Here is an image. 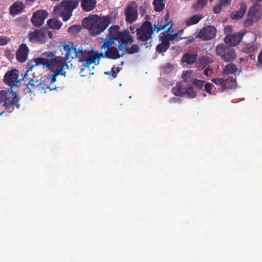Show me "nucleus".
I'll list each match as a JSON object with an SVG mask.
<instances>
[{"label": "nucleus", "instance_id": "obj_45", "mask_svg": "<svg viewBox=\"0 0 262 262\" xmlns=\"http://www.w3.org/2000/svg\"><path fill=\"white\" fill-rule=\"evenodd\" d=\"M163 37H166L168 39V42H170V40L174 41L178 39V35L177 33L173 34H167Z\"/></svg>", "mask_w": 262, "mask_h": 262}, {"label": "nucleus", "instance_id": "obj_7", "mask_svg": "<svg viewBox=\"0 0 262 262\" xmlns=\"http://www.w3.org/2000/svg\"><path fill=\"white\" fill-rule=\"evenodd\" d=\"M172 93L177 96L184 97L188 98H194L196 95V92L192 86H188L182 82L178 83L172 89Z\"/></svg>", "mask_w": 262, "mask_h": 262}, {"label": "nucleus", "instance_id": "obj_25", "mask_svg": "<svg viewBox=\"0 0 262 262\" xmlns=\"http://www.w3.org/2000/svg\"><path fill=\"white\" fill-rule=\"evenodd\" d=\"M78 3L77 0H67V21L72 15L73 11L78 6Z\"/></svg>", "mask_w": 262, "mask_h": 262}, {"label": "nucleus", "instance_id": "obj_18", "mask_svg": "<svg viewBox=\"0 0 262 262\" xmlns=\"http://www.w3.org/2000/svg\"><path fill=\"white\" fill-rule=\"evenodd\" d=\"M46 29H37L34 31L30 32L28 36V39L32 42H45Z\"/></svg>", "mask_w": 262, "mask_h": 262}, {"label": "nucleus", "instance_id": "obj_12", "mask_svg": "<svg viewBox=\"0 0 262 262\" xmlns=\"http://www.w3.org/2000/svg\"><path fill=\"white\" fill-rule=\"evenodd\" d=\"M138 6L137 4L133 2L129 3L126 7L124 11L126 21L131 24L135 21L138 18Z\"/></svg>", "mask_w": 262, "mask_h": 262}, {"label": "nucleus", "instance_id": "obj_15", "mask_svg": "<svg viewBox=\"0 0 262 262\" xmlns=\"http://www.w3.org/2000/svg\"><path fill=\"white\" fill-rule=\"evenodd\" d=\"M19 72L16 69H13L8 72L5 77V82L11 86H16L19 83L20 80L18 79Z\"/></svg>", "mask_w": 262, "mask_h": 262}, {"label": "nucleus", "instance_id": "obj_52", "mask_svg": "<svg viewBox=\"0 0 262 262\" xmlns=\"http://www.w3.org/2000/svg\"><path fill=\"white\" fill-rule=\"evenodd\" d=\"M257 66H262V49L258 56Z\"/></svg>", "mask_w": 262, "mask_h": 262}, {"label": "nucleus", "instance_id": "obj_14", "mask_svg": "<svg viewBox=\"0 0 262 262\" xmlns=\"http://www.w3.org/2000/svg\"><path fill=\"white\" fill-rule=\"evenodd\" d=\"M260 16L261 14L257 6L251 7L248 12L247 18L245 21V26L252 25L253 22H256L260 18Z\"/></svg>", "mask_w": 262, "mask_h": 262}, {"label": "nucleus", "instance_id": "obj_11", "mask_svg": "<svg viewBox=\"0 0 262 262\" xmlns=\"http://www.w3.org/2000/svg\"><path fill=\"white\" fill-rule=\"evenodd\" d=\"M211 81L216 85H220L222 91L234 88L236 84L235 80L231 77L226 79L222 77L213 78Z\"/></svg>", "mask_w": 262, "mask_h": 262}, {"label": "nucleus", "instance_id": "obj_2", "mask_svg": "<svg viewBox=\"0 0 262 262\" xmlns=\"http://www.w3.org/2000/svg\"><path fill=\"white\" fill-rule=\"evenodd\" d=\"M66 55L64 57L57 56L54 58L49 60L46 58H37L31 60V62L36 63L38 67L42 65L43 68H48L56 76V78L59 75H65L64 67L66 65Z\"/></svg>", "mask_w": 262, "mask_h": 262}, {"label": "nucleus", "instance_id": "obj_29", "mask_svg": "<svg viewBox=\"0 0 262 262\" xmlns=\"http://www.w3.org/2000/svg\"><path fill=\"white\" fill-rule=\"evenodd\" d=\"M204 16L202 14H197L188 18L185 20V24L187 26H190L197 24Z\"/></svg>", "mask_w": 262, "mask_h": 262}, {"label": "nucleus", "instance_id": "obj_27", "mask_svg": "<svg viewBox=\"0 0 262 262\" xmlns=\"http://www.w3.org/2000/svg\"><path fill=\"white\" fill-rule=\"evenodd\" d=\"M160 39L161 40V43L157 46L156 49L157 52L162 53L165 52L169 49L170 43L166 37L161 36Z\"/></svg>", "mask_w": 262, "mask_h": 262}, {"label": "nucleus", "instance_id": "obj_38", "mask_svg": "<svg viewBox=\"0 0 262 262\" xmlns=\"http://www.w3.org/2000/svg\"><path fill=\"white\" fill-rule=\"evenodd\" d=\"M81 28L80 25H74L69 28L68 32L72 35H76L81 31Z\"/></svg>", "mask_w": 262, "mask_h": 262}, {"label": "nucleus", "instance_id": "obj_33", "mask_svg": "<svg viewBox=\"0 0 262 262\" xmlns=\"http://www.w3.org/2000/svg\"><path fill=\"white\" fill-rule=\"evenodd\" d=\"M173 25V23L172 20L169 21L167 23H165L164 26H162V27H159L157 24H154L152 27L153 31L157 32L158 33L162 30L164 29L166 27H168L166 31L163 32V35H165V33H167L170 31V28L172 27Z\"/></svg>", "mask_w": 262, "mask_h": 262}, {"label": "nucleus", "instance_id": "obj_62", "mask_svg": "<svg viewBox=\"0 0 262 262\" xmlns=\"http://www.w3.org/2000/svg\"><path fill=\"white\" fill-rule=\"evenodd\" d=\"M2 114H3V113H1V114H0V116H1L2 115Z\"/></svg>", "mask_w": 262, "mask_h": 262}, {"label": "nucleus", "instance_id": "obj_20", "mask_svg": "<svg viewBox=\"0 0 262 262\" xmlns=\"http://www.w3.org/2000/svg\"><path fill=\"white\" fill-rule=\"evenodd\" d=\"M125 54L124 52H120L115 47H112L108 49L105 53H103V57H106L111 59H117L122 57Z\"/></svg>", "mask_w": 262, "mask_h": 262}, {"label": "nucleus", "instance_id": "obj_35", "mask_svg": "<svg viewBox=\"0 0 262 262\" xmlns=\"http://www.w3.org/2000/svg\"><path fill=\"white\" fill-rule=\"evenodd\" d=\"M48 25L51 29H59L62 25V23L59 20L54 18L50 19L48 20Z\"/></svg>", "mask_w": 262, "mask_h": 262}, {"label": "nucleus", "instance_id": "obj_24", "mask_svg": "<svg viewBox=\"0 0 262 262\" xmlns=\"http://www.w3.org/2000/svg\"><path fill=\"white\" fill-rule=\"evenodd\" d=\"M54 13L56 16L62 17L63 21H66V1H62L54 9Z\"/></svg>", "mask_w": 262, "mask_h": 262}, {"label": "nucleus", "instance_id": "obj_48", "mask_svg": "<svg viewBox=\"0 0 262 262\" xmlns=\"http://www.w3.org/2000/svg\"><path fill=\"white\" fill-rule=\"evenodd\" d=\"M213 86V84L211 83L208 82L206 83V84L204 86L205 90L206 92L209 94H211V90L212 89V87Z\"/></svg>", "mask_w": 262, "mask_h": 262}, {"label": "nucleus", "instance_id": "obj_19", "mask_svg": "<svg viewBox=\"0 0 262 262\" xmlns=\"http://www.w3.org/2000/svg\"><path fill=\"white\" fill-rule=\"evenodd\" d=\"M82 49H77L73 44L67 45V60L69 58L74 59L77 57L80 60V53L83 52Z\"/></svg>", "mask_w": 262, "mask_h": 262}, {"label": "nucleus", "instance_id": "obj_4", "mask_svg": "<svg viewBox=\"0 0 262 262\" xmlns=\"http://www.w3.org/2000/svg\"><path fill=\"white\" fill-rule=\"evenodd\" d=\"M80 55L79 61L83 63L80 70L81 73L86 68L89 69L91 64H98L100 58L103 57V53H95L93 50L83 51Z\"/></svg>", "mask_w": 262, "mask_h": 262}, {"label": "nucleus", "instance_id": "obj_22", "mask_svg": "<svg viewBox=\"0 0 262 262\" xmlns=\"http://www.w3.org/2000/svg\"><path fill=\"white\" fill-rule=\"evenodd\" d=\"M240 9L236 11H233L230 14V17L233 19L239 20L241 19L247 10V5L244 2L239 4Z\"/></svg>", "mask_w": 262, "mask_h": 262}, {"label": "nucleus", "instance_id": "obj_44", "mask_svg": "<svg viewBox=\"0 0 262 262\" xmlns=\"http://www.w3.org/2000/svg\"><path fill=\"white\" fill-rule=\"evenodd\" d=\"M205 83V81L196 79L193 82V84L196 89L199 90H202L203 87L204 86V83Z\"/></svg>", "mask_w": 262, "mask_h": 262}, {"label": "nucleus", "instance_id": "obj_42", "mask_svg": "<svg viewBox=\"0 0 262 262\" xmlns=\"http://www.w3.org/2000/svg\"><path fill=\"white\" fill-rule=\"evenodd\" d=\"M115 41V40L111 38H106L102 46V49L108 50V49L112 47V46L114 43Z\"/></svg>", "mask_w": 262, "mask_h": 262}, {"label": "nucleus", "instance_id": "obj_28", "mask_svg": "<svg viewBox=\"0 0 262 262\" xmlns=\"http://www.w3.org/2000/svg\"><path fill=\"white\" fill-rule=\"evenodd\" d=\"M120 27L118 25H114L111 26L108 29V33L106 37L111 38L116 41L119 36L121 35L122 32L119 31Z\"/></svg>", "mask_w": 262, "mask_h": 262}, {"label": "nucleus", "instance_id": "obj_26", "mask_svg": "<svg viewBox=\"0 0 262 262\" xmlns=\"http://www.w3.org/2000/svg\"><path fill=\"white\" fill-rule=\"evenodd\" d=\"M81 7L83 10L89 12L93 10L96 6V0H80Z\"/></svg>", "mask_w": 262, "mask_h": 262}, {"label": "nucleus", "instance_id": "obj_37", "mask_svg": "<svg viewBox=\"0 0 262 262\" xmlns=\"http://www.w3.org/2000/svg\"><path fill=\"white\" fill-rule=\"evenodd\" d=\"M207 3V0H198L197 3L193 6V8L196 11H199L202 10Z\"/></svg>", "mask_w": 262, "mask_h": 262}, {"label": "nucleus", "instance_id": "obj_50", "mask_svg": "<svg viewBox=\"0 0 262 262\" xmlns=\"http://www.w3.org/2000/svg\"><path fill=\"white\" fill-rule=\"evenodd\" d=\"M232 0H220V3L223 6H227L230 5Z\"/></svg>", "mask_w": 262, "mask_h": 262}, {"label": "nucleus", "instance_id": "obj_10", "mask_svg": "<svg viewBox=\"0 0 262 262\" xmlns=\"http://www.w3.org/2000/svg\"><path fill=\"white\" fill-rule=\"evenodd\" d=\"M116 41H117L119 43L118 49L119 51L124 52L126 48L132 44L134 40L129 32L128 30H125L121 32V35L119 36Z\"/></svg>", "mask_w": 262, "mask_h": 262}, {"label": "nucleus", "instance_id": "obj_46", "mask_svg": "<svg viewBox=\"0 0 262 262\" xmlns=\"http://www.w3.org/2000/svg\"><path fill=\"white\" fill-rule=\"evenodd\" d=\"M56 52L54 51L44 52L41 56L45 57L53 58L55 56Z\"/></svg>", "mask_w": 262, "mask_h": 262}, {"label": "nucleus", "instance_id": "obj_32", "mask_svg": "<svg viewBox=\"0 0 262 262\" xmlns=\"http://www.w3.org/2000/svg\"><path fill=\"white\" fill-rule=\"evenodd\" d=\"M173 25V23L172 20L169 21L167 23H165L164 26H162V27H159L157 24H154L152 27L153 31L157 32L158 33L162 30L164 29L166 27H168L166 31L163 32V35H165V33H167L170 31V28L172 27Z\"/></svg>", "mask_w": 262, "mask_h": 262}, {"label": "nucleus", "instance_id": "obj_21", "mask_svg": "<svg viewBox=\"0 0 262 262\" xmlns=\"http://www.w3.org/2000/svg\"><path fill=\"white\" fill-rule=\"evenodd\" d=\"M29 49L25 44H21L16 53V59L20 62H25L28 56Z\"/></svg>", "mask_w": 262, "mask_h": 262}, {"label": "nucleus", "instance_id": "obj_9", "mask_svg": "<svg viewBox=\"0 0 262 262\" xmlns=\"http://www.w3.org/2000/svg\"><path fill=\"white\" fill-rule=\"evenodd\" d=\"M56 81V76L48 75L47 78L43 80H41L40 79L39 90H38V92L46 93L48 91L55 90L56 88L54 84Z\"/></svg>", "mask_w": 262, "mask_h": 262}, {"label": "nucleus", "instance_id": "obj_13", "mask_svg": "<svg viewBox=\"0 0 262 262\" xmlns=\"http://www.w3.org/2000/svg\"><path fill=\"white\" fill-rule=\"evenodd\" d=\"M216 29L211 25L204 27L200 30L197 35L198 38L202 40H209L214 38L216 36Z\"/></svg>", "mask_w": 262, "mask_h": 262}, {"label": "nucleus", "instance_id": "obj_5", "mask_svg": "<svg viewBox=\"0 0 262 262\" xmlns=\"http://www.w3.org/2000/svg\"><path fill=\"white\" fill-rule=\"evenodd\" d=\"M137 39L145 42L146 47L151 46L153 29L150 21H145L139 28L136 30Z\"/></svg>", "mask_w": 262, "mask_h": 262}, {"label": "nucleus", "instance_id": "obj_40", "mask_svg": "<svg viewBox=\"0 0 262 262\" xmlns=\"http://www.w3.org/2000/svg\"><path fill=\"white\" fill-rule=\"evenodd\" d=\"M256 49V47L254 44H248L243 48V52L250 54L254 52Z\"/></svg>", "mask_w": 262, "mask_h": 262}, {"label": "nucleus", "instance_id": "obj_49", "mask_svg": "<svg viewBox=\"0 0 262 262\" xmlns=\"http://www.w3.org/2000/svg\"><path fill=\"white\" fill-rule=\"evenodd\" d=\"M196 37H198L197 35H192L186 38V44H188L193 42Z\"/></svg>", "mask_w": 262, "mask_h": 262}, {"label": "nucleus", "instance_id": "obj_34", "mask_svg": "<svg viewBox=\"0 0 262 262\" xmlns=\"http://www.w3.org/2000/svg\"><path fill=\"white\" fill-rule=\"evenodd\" d=\"M237 71V68L233 63L227 64L224 68L223 70V74L228 75L236 72Z\"/></svg>", "mask_w": 262, "mask_h": 262}, {"label": "nucleus", "instance_id": "obj_54", "mask_svg": "<svg viewBox=\"0 0 262 262\" xmlns=\"http://www.w3.org/2000/svg\"><path fill=\"white\" fill-rule=\"evenodd\" d=\"M8 42L7 39L5 37H0V45L2 46H4L6 45Z\"/></svg>", "mask_w": 262, "mask_h": 262}, {"label": "nucleus", "instance_id": "obj_57", "mask_svg": "<svg viewBox=\"0 0 262 262\" xmlns=\"http://www.w3.org/2000/svg\"><path fill=\"white\" fill-rule=\"evenodd\" d=\"M59 48H60V51L62 52L63 50H66V44L62 43L61 45L59 46Z\"/></svg>", "mask_w": 262, "mask_h": 262}, {"label": "nucleus", "instance_id": "obj_41", "mask_svg": "<svg viewBox=\"0 0 262 262\" xmlns=\"http://www.w3.org/2000/svg\"><path fill=\"white\" fill-rule=\"evenodd\" d=\"M149 7V4L146 3H143L140 5L139 10L141 16H144L147 12Z\"/></svg>", "mask_w": 262, "mask_h": 262}, {"label": "nucleus", "instance_id": "obj_51", "mask_svg": "<svg viewBox=\"0 0 262 262\" xmlns=\"http://www.w3.org/2000/svg\"><path fill=\"white\" fill-rule=\"evenodd\" d=\"M212 70L209 67L207 68L204 70V74L207 76H210L212 74Z\"/></svg>", "mask_w": 262, "mask_h": 262}, {"label": "nucleus", "instance_id": "obj_55", "mask_svg": "<svg viewBox=\"0 0 262 262\" xmlns=\"http://www.w3.org/2000/svg\"><path fill=\"white\" fill-rule=\"evenodd\" d=\"M164 19L163 18H160L158 19L157 21V25L159 26V27H161L162 26H164L165 23H163Z\"/></svg>", "mask_w": 262, "mask_h": 262}, {"label": "nucleus", "instance_id": "obj_23", "mask_svg": "<svg viewBox=\"0 0 262 262\" xmlns=\"http://www.w3.org/2000/svg\"><path fill=\"white\" fill-rule=\"evenodd\" d=\"M183 80L181 81L184 84L193 87V82L196 79L194 77L193 73L191 71L184 72L182 74Z\"/></svg>", "mask_w": 262, "mask_h": 262}, {"label": "nucleus", "instance_id": "obj_60", "mask_svg": "<svg viewBox=\"0 0 262 262\" xmlns=\"http://www.w3.org/2000/svg\"><path fill=\"white\" fill-rule=\"evenodd\" d=\"M66 66H67V69H68L69 68V65H68V63H67Z\"/></svg>", "mask_w": 262, "mask_h": 262}, {"label": "nucleus", "instance_id": "obj_63", "mask_svg": "<svg viewBox=\"0 0 262 262\" xmlns=\"http://www.w3.org/2000/svg\"><path fill=\"white\" fill-rule=\"evenodd\" d=\"M213 0H210V2H212Z\"/></svg>", "mask_w": 262, "mask_h": 262}, {"label": "nucleus", "instance_id": "obj_17", "mask_svg": "<svg viewBox=\"0 0 262 262\" xmlns=\"http://www.w3.org/2000/svg\"><path fill=\"white\" fill-rule=\"evenodd\" d=\"M48 16V13L46 10H38L33 14L31 18V21L34 26L37 27L40 26L43 24L45 19Z\"/></svg>", "mask_w": 262, "mask_h": 262}, {"label": "nucleus", "instance_id": "obj_59", "mask_svg": "<svg viewBox=\"0 0 262 262\" xmlns=\"http://www.w3.org/2000/svg\"><path fill=\"white\" fill-rule=\"evenodd\" d=\"M166 68H168V69H170L171 68V65L170 64H167Z\"/></svg>", "mask_w": 262, "mask_h": 262}, {"label": "nucleus", "instance_id": "obj_47", "mask_svg": "<svg viewBox=\"0 0 262 262\" xmlns=\"http://www.w3.org/2000/svg\"><path fill=\"white\" fill-rule=\"evenodd\" d=\"M223 7V6L219 3L213 7V12L215 14L219 13L221 11Z\"/></svg>", "mask_w": 262, "mask_h": 262}, {"label": "nucleus", "instance_id": "obj_56", "mask_svg": "<svg viewBox=\"0 0 262 262\" xmlns=\"http://www.w3.org/2000/svg\"><path fill=\"white\" fill-rule=\"evenodd\" d=\"M169 12H167V13L165 14V16L164 18H163L164 19V21H165V23H167L166 22L168 21V19H169Z\"/></svg>", "mask_w": 262, "mask_h": 262}, {"label": "nucleus", "instance_id": "obj_1", "mask_svg": "<svg viewBox=\"0 0 262 262\" xmlns=\"http://www.w3.org/2000/svg\"><path fill=\"white\" fill-rule=\"evenodd\" d=\"M111 23V16H100L96 14L90 15L84 18L82 21L83 27L89 30L92 35L96 36L103 32Z\"/></svg>", "mask_w": 262, "mask_h": 262}, {"label": "nucleus", "instance_id": "obj_36", "mask_svg": "<svg viewBox=\"0 0 262 262\" xmlns=\"http://www.w3.org/2000/svg\"><path fill=\"white\" fill-rule=\"evenodd\" d=\"M153 5L154 6V9L157 12L162 11L165 7L163 0H154Z\"/></svg>", "mask_w": 262, "mask_h": 262}, {"label": "nucleus", "instance_id": "obj_58", "mask_svg": "<svg viewBox=\"0 0 262 262\" xmlns=\"http://www.w3.org/2000/svg\"><path fill=\"white\" fill-rule=\"evenodd\" d=\"M251 1L252 3H258L261 2L262 1V0H251Z\"/></svg>", "mask_w": 262, "mask_h": 262}, {"label": "nucleus", "instance_id": "obj_6", "mask_svg": "<svg viewBox=\"0 0 262 262\" xmlns=\"http://www.w3.org/2000/svg\"><path fill=\"white\" fill-rule=\"evenodd\" d=\"M215 52L217 55L226 62L233 61L237 57L235 49L224 43L217 45L215 48Z\"/></svg>", "mask_w": 262, "mask_h": 262}, {"label": "nucleus", "instance_id": "obj_53", "mask_svg": "<svg viewBox=\"0 0 262 262\" xmlns=\"http://www.w3.org/2000/svg\"><path fill=\"white\" fill-rule=\"evenodd\" d=\"M46 34H45V41H46L47 35H48L49 37L51 39L53 37L52 32L50 31H49L48 29H46Z\"/></svg>", "mask_w": 262, "mask_h": 262}, {"label": "nucleus", "instance_id": "obj_30", "mask_svg": "<svg viewBox=\"0 0 262 262\" xmlns=\"http://www.w3.org/2000/svg\"><path fill=\"white\" fill-rule=\"evenodd\" d=\"M198 55L196 54H190L186 53L182 57V61L188 64H192L196 61Z\"/></svg>", "mask_w": 262, "mask_h": 262}, {"label": "nucleus", "instance_id": "obj_39", "mask_svg": "<svg viewBox=\"0 0 262 262\" xmlns=\"http://www.w3.org/2000/svg\"><path fill=\"white\" fill-rule=\"evenodd\" d=\"M124 50L129 54L137 53L139 51V47L137 45H133L130 47L128 46Z\"/></svg>", "mask_w": 262, "mask_h": 262}, {"label": "nucleus", "instance_id": "obj_61", "mask_svg": "<svg viewBox=\"0 0 262 262\" xmlns=\"http://www.w3.org/2000/svg\"><path fill=\"white\" fill-rule=\"evenodd\" d=\"M27 1H29V2H33L34 0H27Z\"/></svg>", "mask_w": 262, "mask_h": 262}, {"label": "nucleus", "instance_id": "obj_3", "mask_svg": "<svg viewBox=\"0 0 262 262\" xmlns=\"http://www.w3.org/2000/svg\"><path fill=\"white\" fill-rule=\"evenodd\" d=\"M39 67L34 63L31 65L27 71L23 78L25 83H27V89L29 93L35 95L39 90V81L41 74L35 75V72L38 71Z\"/></svg>", "mask_w": 262, "mask_h": 262}, {"label": "nucleus", "instance_id": "obj_31", "mask_svg": "<svg viewBox=\"0 0 262 262\" xmlns=\"http://www.w3.org/2000/svg\"><path fill=\"white\" fill-rule=\"evenodd\" d=\"M24 5L22 2H16L11 7L10 13L12 14H17L23 11Z\"/></svg>", "mask_w": 262, "mask_h": 262}, {"label": "nucleus", "instance_id": "obj_8", "mask_svg": "<svg viewBox=\"0 0 262 262\" xmlns=\"http://www.w3.org/2000/svg\"><path fill=\"white\" fill-rule=\"evenodd\" d=\"M4 102V105L6 107L15 105L19 108L18 98L15 93L11 89L8 90L0 91V103Z\"/></svg>", "mask_w": 262, "mask_h": 262}, {"label": "nucleus", "instance_id": "obj_16", "mask_svg": "<svg viewBox=\"0 0 262 262\" xmlns=\"http://www.w3.org/2000/svg\"><path fill=\"white\" fill-rule=\"evenodd\" d=\"M244 35L242 32L227 35L224 38V41L229 46H236L240 43Z\"/></svg>", "mask_w": 262, "mask_h": 262}, {"label": "nucleus", "instance_id": "obj_43", "mask_svg": "<svg viewBox=\"0 0 262 262\" xmlns=\"http://www.w3.org/2000/svg\"><path fill=\"white\" fill-rule=\"evenodd\" d=\"M120 69L119 68L113 67L111 69V72H105L104 73L106 75L111 74L112 77L113 78H115L117 76V73L120 71Z\"/></svg>", "mask_w": 262, "mask_h": 262}]
</instances>
